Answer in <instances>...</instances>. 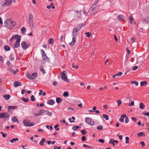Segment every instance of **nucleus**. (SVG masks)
I'll return each mask as SVG.
<instances>
[{"label": "nucleus", "mask_w": 149, "mask_h": 149, "mask_svg": "<svg viewBox=\"0 0 149 149\" xmlns=\"http://www.w3.org/2000/svg\"><path fill=\"white\" fill-rule=\"evenodd\" d=\"M16 24V23L11 20L8 19L4 22L5 26L7 28L11 29Z\"/></svg>", "instance_id": "f257e3e1"}, {"label": "nucleus", "mask_w": 149, "mask_h": 149, "mask_svg": "<svg viewBox=\"0 0 149 149\" xmlns=\"http://www.w3.org/2000/svg\"><path fill=\"white\" fill-rule=\"evenodd\" d=\"M28 21L29 24L31 27L32 28L34 27L33 17L32 13H30L28 16Z\"/></svg>", "instance_id": "f03ea898"}, {"label": "nucleus", "mask_w": 149, "mask_h": 149, "mask_svg": "<svg viewBox=\"0 0 149 149\" xmlns=\"http://www.w3.org/2000/svg\"><path fill=\"white\" fill-rule=\"evenodd\" d=\"M12 0H3L1 3V5L3 7H8L12 3Z\"/></svg>", "instance_id": "7ed1b4c3"}, {"label": "nucleus", "mask_w": 149, "mask_h": 149, "mask_svg": "<svg viewBox=\"0 0 149 149\" xmlns=\"http://www.w3.org/2000/svg\"><path fill=\"white\" fill-rule=\"evenodd\" d=\"M85 120L87 124L91 125H94L95 124V122L89 118H86Z\"/></svg>", "instance_id": "20e7f679"}, {"label": "nucleus", "mask_w": 149, "mask_h": 149, "mask_svg": "<svg viewBox=\"0 0 149 149\" xmlns=\"http://www.w3.org/2000/svg\"><path fill=\"white\" fill-rule=\"evenodd\" d=\"M9 117V114L7 112H4L0 113V118H3L4 120H6Z\"/></svg>", "instance_id": "39448f33"}, {"label": "nucleus", "mask_w": 149, "mask_h": 149, "mask_svg": "<svg viewBox=\"0 0 149 149\" xmlns=\"http://www.w3.org/2000/svg\"><path fill=\"white\" fill-rule=\"evenodd\" d=\"M97 7L94 5H92V7L89 9V12L91 15H93L97 12Z\"/></svg>", "instance_id": "423d86ee"}, {"label": "nucleus", "mask_w": 149, "mask_h": 149, "mask_svg": "<svg viewBox=\"0 0 149 149\" xmlns=\"http://www.w3.org/2000/svg\"><path fill=\"white\" fill-rule=\"evenodd\" d=\"M21 46L23 49L25 50L30 46V44L29 43H27L23 41L21 42Z\"/></svg>", "instance_id": "0eeeda50"}, {"label": "nucleus", "mask_w": 149, "mask_h": 149, "mask_svg": "<svg viewBox=\"0 0 149 149\" xmlns=\"http://www.w3.org/2000/svg\"><path fill=\"white\" fill-rule=\"evenodd\" d=\"M23 123L24 125L26 126H31L34 125V123H31L28 120H25L23 121Z\"/></svg>", "instance_id": "6e6552de"}, {"label": "nucleus", "mask_w": 149, "mask_h": 149, "mask_svg": "<svg viewBox=\"0 0 149 149\" xmlns=\"http://www.w3.org/2000/svg\"><path fill=\"white\" fill-rule=\"evenodd\" d=\"M81 26L79 25L76 28L73 29L72 33L73 36L77 35V33L81 29Z\"/></svg>", "instance_id": "1a4fd4ad"}, {"label": "nucleus", "mask_w": 149, "mask_h": 149, "mask_svg": "<svg viewBox=\"0 0 149 149\" xmlns=\"http://www.w3.org/2000/svg\"><path fill=\"white\" fill-rule=\"evenodd\" d=\"M19 37L21 36L17 34H15L13 36L12 38H10V39L9 43L12 44L13 43V40H15V39L17 40L18 38V37Z\"/></svg>", "instance_id": "9d476101"}, {"label": "nucleus", "mask_w": 149, "mask_h": 149, "mask_svg": "<svg viewBox=\"0 0 149 149\" xmlns=\"http://www.w3.org/2000/svg\"><path fill=\"white\" fill-rule=\"evenodd\" d=\"M21 39V37H18V38L17 39V41L15 42V43L14 45V46L15 48H18L20 46V41Z\"/></svg>", "instance_id": "9b49d317"}, {"label": "nucleus", "mask_w": 149, "mask_h": 149, "mask_svg": "<svg viewBox=\"0 0 149 149\" xmlns=\"http://www.w3.org/2000/svg\"><path fill=\"white\" fill-rule=\"evenodd\" d=\"M60 74L61 75V78L64 81H68L67 76L63 72H61Z\"/></svg>", "instance_id": "f8f14e48"}, {"label": "nucleus", "mask_w": 149, "mask_h": 149, "mask_svg": "<svg viewBox=\"0 0 149 149\" xmlns=\"http://www.w3.org/2000/svg\"><path fill=\"white\" fill-rule=\"evenodd\" d=\"M77 36V35L73 36V33H72V36H73L72 41L71 42H70L69 43V45H70L73 46L74 44L76 41L75 36Z\"/></svg>", "instance_id": "ddd939ff"}, {"label": "nucleus", "mask_w": 149, "mask_h": 149, "mask_svg": "<svg viewBox=\"0 0 149 149\" xmlns=\"http://www.w3.org/2000/svg\"><path fill=\"white\" fill-rule=\"evenodd\" d=\"M14 84L15 87H16L18 86H20L22 85L21 83L18 81H15Z\"/></svg>", "instance_id": "4468645a"}, {"label": "nucleus", "mask_w": 149, "mask_h": 149, "mask_svg": "<svg viewBox=\"0 0 149 149\" xmlns=\"http://www.w3.org/2000/svg\"><path fill=\"white\" fill-rule=\"evenodd\" d=\"M11 120L14 123L17 122V123H19L17 118L15 116L13 117L12 118Z\"/></svg>", "instance_id": "2eb2a0df"}, {"label": "nucleus", "mask_w": 149, "mask_h": 149, "mask_svg": "<svg viewBox=\"0 0 149 149\" xmlns=\"http://www.w3.org/2000/svg\"><path fill=\"white\" fill-rule=\"evenodd\" d=\"M55 103L54 101L52 100H49L47 101V104L50 105H53Z\"/></svg>", "instance_id": "dca6fc26"}, {"label": "nucleus", "mask_w": 149, "mask_h": 149, "mask_svg": "<svg viewBox=\"0 0 149 149\" xmlns=\"http://www.w3.org/2000/svg\"><path fill=\"white\" fill-rule=\"evenodd\" d=\"M46 141V139L44 138H42L39 143V144L41 146L44 145V143Z\"/></svg>", "instance_id": "f3484780"}, {"label": "nucleus", "mask_w": 149, "mask_h": 149, "mask_svg": "<svg viewBox=\"0 0 149 149\" xmlns=\"http://www.w3.org/2000/svg\"><path fill=\"white\" fill-rule=\"evenodd\" d=\"M126 116V115L125 114H122L120 118L119 119V120L121 122H123L124 121V118Z\"/></svg>", "instance_id": "a211bd4d"}, {"label": "nucleus", "mask_w": 149, "mask_h": 149, "mask_svg": "<svg viewBox=\"0 0 149 149\" xmlns=\"http://www.w3.org/2000/svg\"><path fill=\"white\" fill-rule=\"evenodd\" d=\"M31 77L32 79H35L37 77L38 74L37 73H34L32 74Z\"/></svg>", "instance_id": "6ab92c4d"}, {"label": "nucleus", "mask_w": 149, "mask_h": 149, "mask_svg": "<svg viewBox=\"0 0 149 149\" xmlns=\"http://www.w3.org/2000/svg\"><path fill=\"white\" fill-rule=\"evenodd\" d=\"M143 58L141 57H139L138 58L137 60V62L138 63L141 64L143 62Z\"/></svg>", "instance_id": "aec40b11"}, {"label": "nucleus", "mask_w": 149, "mask_h": 149, "mask_svg": "<svg viewBox=\"0 0 149 149\" xmlns=\"http://www.w3.org/2000/svg\"><path fill=\"white\" fill-rule=\"evenodd\" d=\"M6 100H8L10 98V96L9 95H5L3 96Z\"/></svg>", "instance_id": "412c9836"}, {"label": "nucleus", "mask_w": 149, "mask_h": 149, "mask_svg": "<svg viewBox=\"0 0 149 149\" xmlns=\"http://www.w3.org/2000/svg\"><path fill=\"white\" fill-rule=\"evenodd\" d=\"M18 140L19 139L17 138H13V139L10 140V141L11 143H13L16 142V141H18Z\"/></svg>", "instance_id": "4be33fe9"}, {"label": "nucleus", "mask_w": 149, "mask_h": 149, "mask_svg": "<svg viewBox=\"0 0 149 149\" xmlns=\"http://www.w3.org/2000/svg\"><path fill=\"white\" fill-rule=\"evenodd\" d=\"M139 107L140 109H143L145 108V106L142 102L140 103L139 104Z\"/></svg>", "instance_id": "5701e85b"}, {"label": "nucleus", "mask_w": 149, "mask_h": 149, "mask_svg": "<svg viewBox=\"0 0 149 149\" xmlns=\"http://www.w3.org/2000/svg\"><path fill=\"white\" fill-rule=\"evenodd\" d=\"M16 108V107L15 106H9L8 107V111L10 112V109H14Z\"/></svg>", "instance_id": "b1692460"}, {"label": "nucleus", "mask_w": 149, "mask_h": 149, "mask_svg": "<svg viewBox=\"0 0 149 149\" xmlns=\"http://www.w3.org/2000/svg\"><path fill=\"white\" fill-rule=\"evenodd\" d=\"M4 48L5 50L6 51H8L10 50V47L7 45H5Z\"/></svg>", "instance_id": "393cba45"}, {"label": "nucleus", "mask_w": 149, "mask_h": 149, "mask_svg": "<svg viewBox=\"0 0 149 149\" xmlns=\"http://www.w3.org/2000/svg\"><path fill=\"white\" fill-rule=\"evenodd\" d=\"M56 102L58 104H59L62 101V100L60 98L57 97L56 98Z\"/></svg>", "instance_id": "a878e982"}, {"label": "nucleus", "mask_w": 149, "mask_h": 149, "mask_svg": "<svg viewBox=\"0 0 149 149\" xmlns=\"http://www.w3.org/2000/svg\"><path fill=\"white\" fill-rule=\"evenodd\" d=\"M42 57L45 61H47L48 58L45 54H42Z\"/></svg>", "instance_id": "bb28decb"}, {"label": "nucleus", "mask_w": 149, "mask_h": 149, "mask_svg": "<svg viewBox=\"0 0 149 149\" xmlns=\"http://www.w3.org/2000/svg\"><path fill=\"white\" fill-rule=\"evenodd\" d=\"M103 116L106 120H108L109 119V116L106 114H103Z\"/></svg>", "instance_id": "cd10ccee"}, {"label": "nucleus", "mask_w": 149, "mask_h": 149, "mask_svg": "<svg viewBox=\"0 0 149 149\" xmlns=\"http://www.w3.org/2000/svg\"><path fill=\"white\" fill-rule=\"evenodd\" d=\"M129 18L130 19V22L131 23V24H132L134 19L131 15L130 16Z\"/></svg>", "instance_id": "c85d7f7f"}, {"label": "nucleus", "mask_w": 149, "mask_h": 149, "mask_svg": "<svg viewBox=\"0 0 149 149\" xmlns=\"http://www.w3.org/2000/svg\"><path fill=\"white\" fill-rule=\"evenodd\" d=\"M45 112V110L44 109H42L40 110L39 111V113H40V115H41Z\"/></svg>", "instance_id": "c756f323"}, {"label": "nucleus", "mask_w": 149, "mask_h": 149, "mask_svg": "<svg viewBox=\"0 0 149 149\" xmlns=\"http://www.w3.org/2000/svg\"><path fill=\"white\" fill-rule=\"evenodd\" d=\"M40 70L43 72V73H46V71L45 70L43 69V67L42 66H40Z\"/></svg>", "instance_id": "7c9ffc66"}, {"label": "nucleus", "mask_w": 149, "mask_h": 149, "mask_svg": "<svg viewBox=\"0 0 149 149\" xmlns=\"http://www.w3.org/2000/svg\"><path fill=\"white\" fill-rule=\"evenodd\" d=\"M147 84V82L146 81H142L141 82V86H143L144 85H146Z\"/></svg>", "instance_id": "2f4dec72"}, {"label": "nucleus", "mask_w": 149, "mask_h": 149, "mask_svg": "<svg viewBox=\"0 0 149 149\" xmlns=\"http://www.w3.org/2000/svg\"><path fill=\"white\" fill-rule=\"evenodd\" d=\"M54 39L53 38H51L50 39L49 41L48 42L49 44H51V45L53 44Z\"/></svg>", "instance_id": "473e14b6"}, {"label": "nucleus", "mask_w": 149, "mask_h": 149, "mask_svg": "<svg viewBox=\"0 0 149 149\" xmlns=\"http://www.w3.org/2000/svg\"><path fill=\"white\" fill-rule=\"evenodd\" d=\"M131 84H135L136 86H137L139 84L138 83L137 81H132L131 82Z\"/></svg>", "instance_id": "72a5a7b5"}, {"label": "nucleus", "mask_w": 149, "mask_h": 149, "mask_svg": "<svg viewBox=\"0 0 149 149\" xmlns=\"http://www.w3.org/2000/svg\"><path fill=\"white\" fill-rule=\"evenodd\" d=\"M69 95V93L67 92H64L63 94V96L65 97H67Z\"/></svg>", "instance_id": "f704fd0d"}, {"label": "nucleus", "mask_w": 149, "mask_h": 149, "mask_svg": "<svg viewBox=\"0 0 149 149\" xmlns=\"http://www.w3.org/2000/svg\"><path fill=\"white\" fill-rule=\"evenodd\" d=\"M22 101H24L25 102H26L28 101V99L27 98H25L24 97H22L21 98Z\"/></svg>", "instance_id": "c9c22d12"}, {"label": "nucleus", "mask_w": 149, "mask_h": 149, "mask_svg": "<svg viewBox=\"0 0 149 149\" xmlns=\"http://www.w3.org/2000/svg\"><path fill=\"white\" fill-rule=\"evenodd\" d=\"M45 112L47 115L49 116H51L52 115V112L48 111V110L45 111Z\"/></svg>", "instance_id": "e433bc0d"}, {"label": "nucleus", "mask_w": 149, "mask_h": 149, "mask_svg": "<svg viewBox=\"0 0 149 149\" xmlns=\"http://www.w3.org/2000/svg\"><path fill=\"white\" fill-rule=\"evenodd\" d=\"M99 0H96L94 2L93 4V5H94L95 7H97V5L98 3Z\"/></svg>", "instance_id": "4c0bfd02"}, {"label": "nucleus", "mask_w": 149, "mask_h": 149, "mask_svg": "<svg viewBox=\"0 0 149 149\" xmlns=\"http://www.w3.org/2000/svg\"><path fill=\"white\" fill-rule=\"evenodd\" d=\"M21 31L22 33H24L26 32V29L24 27H22L21 29Z\"/></svg>", "instance_id": "58836bf2"}, {"label": "nucleus", "mask_w": 149, "mask_h": 149, "mask_svg": "<svg viewBox=\"0 0 149 149\" xmlns=\"http://www.w3.org/2000/svg\"><path fill=\"white\" fill-rule=\"evenodd\" d=\"M143 135H144V134L143 132H141L137 134V136L139 137L142 136Z\"/></svg>", "instance_id": "ea45409f"}, {"label": "nucleus", "mask_w": 149, "mask_h": 149, "mask_svg": "<svg viewBox=\"0 0 149 149\" xmlns=\"http://www.w3.org/2000/svg\"><path fill=\"white\" fill-rule=\"evenodd\" d=\"M103 129V127L102 125L99 126L97 127V129L99 130H101Z\"/></svg>", "instance_id": "a19ab883"}, {"label": "nucleus", "mask_w": 149, "mask_h": 149, "mask_svg": "<svg viewBox=\"0 0 149 149\" xmlns=\"http://www.w3.org/2000/svg\"><path fill=\"white\" fill-rule=\"evenodd\" d=\"M123 16L122 15H119L117 17V19L119 20H120L121 19L123 18Z\"/></svg>", "instance_id": "79ce46f5"}, {"label": "nucleus", "mask_w": 149, "mask_h": 149, "mask_svg": "<svg viewBox=\"0 0 149 149\" xmlns=\"http://www.w3.org/2000/svg\"><path fill=\"white\" fill-rule=\"evenodd\" d=\"M31 100L32 101H34L36 100L34 95H32L31 97Z\"/></svg>", "instance_id": "37998d69"}, {"label": "nucleus", "mask_w": 149, "mask_h": 149, "mask_svg": "<svg viewBox=\"0 0 149 149\" xmlns=\"http://www.w3.org/2000/svg\"><path fill=\"white\" fill-rule=\"evenodd\" d=\"M116 102L118 104V106H120L121 104V103H122V101L121 100H117L116 101Z\"/></svg>", "instance_id": "c03bdc74"}, {"label": "nucleus", "mask_w": 149, "mask_h": 149, "mask_svg": "<svg viewBox=\"0 0 149 149\" xmlns=\"http://www.w3.org/2000/svg\"><path fill=\"white\" fill-rule=\"evenodd\" d=\"M113 141L114 142H115L117 143H118V141L117 140H113L112 139H111L110 141L109 142V143H111V142Z\"/></svg>", "instance_id": "a18cd8bd"}, {"label": "nucleus", "mask_w": 149, "mask_h": 149, "mask_svg": "<svg viewBox=\"0 0 149 149\" xmlns=\"http://www.w3.org/2000/svg\"><path fill=\"white\" fill-rule=\"evenodd\" d=\"M65 38V37L63 36L62 35L61 36V38H60V41L61 42H62L63 41Z\"/></svg>", "instance_id": "49530a36"}, {"label": "nucleus", "mask_w": 149, "mask_h": 149, "mask_svg": "<svg viewBox=\"0 0 149 149\" xmlns=\"http://www.w3.org/2000/svg\"><path fill=\"white\" fill-rule=\"evenodd\" d=\"M129 139L128 137L127 136L125 137V143H129Z\"/></svg>", "instance_id": "de8ad7c7"}, {"label": "nucleus", "mask_w": 149, "mask_h": 149, "mask_svg": "<svg viewBox=\"0 0 149 149\" xmlns=\"http://www.w3.org/2000/svg\"><path fill=\"white\" fill-rule=\"evenodd\" d=\"M85 34L86 35V36L88 37H91V34L89 32H86Z\"/></svg>", "instance_id": "09e8293b"}, {"label": "nucleus", "mask_w": 149, "mask_h": 149, "mask_svg": "<svg viewBox=\"0 0 149 149\" xmlns=\"http://www.w3.org/2000/svg\"><path fill=\"white\" fill-rule=\"evenodd\" d=\"M125 123H127L129 121V119L128 118V117L126 115L125 117Z\"/></svg>", "instance_id": "8fccbe9b"}, {"label": "nucleus", "mask_w": 149, "mask_h": 149, "mask_svg": "<svg viewBox=\"0 0 149 149\" xmlns=\"http://www.w3.org/2000/svg\"><path fill=\"white\" fill-rule=\"evenodd\" d=\"M46 127L48 129H49L50 130H51L52 129H53L52 127L51 126H49L48 125H47Z\"/></svg>", "instance_id": "3c124183"}, {"label": "nucleus", "mask_w": 149, "mask_h": 149, "mask_svg": "<svg viewBox=\"0 0 149 149\" xmlns=\"http://www.w3.org/2000/svg\"><path fill=\"white\" fill-rule=\"evenodd\" d=\"M79 127L77 126H74L73 127L72 129L73 130L76 131L78 128H79Z\"/></svg>", "instance_id": "603ef678"}, {"label": "nucleus", "mask_w": 149, "mask_h": 149, "mask_svg": "<svg viewBox=\"0 0 149 149\" xmlns=\"http://www.w3.org/2000/svg\"><path fill=\"white\" fill-rule=\"evenodd\" d=\"M81 132L83 134H86V131L85 130H83L81 131Z\"/></svg>", "instance_id": "864d4df0"}, {"label": "nucleus", "mask_w": 149, "mask_h": 149, "mask_svg": "<svg viewBox=\"0 0 149 149\" xmlns=\"http://www.w3.org/2000/svg\"><path fill=\"white\" fill-rule=\"evenodd\" d=\"M99 142L103 143L104 142V141L102 139H100L99 140Z\"/></svg>", "instance_id": "5fc2aeb1"}, {"label": "nucleus", "mask_w": 149, "mask_h": 149, "mask_svg": "<svg viewBox=\"0 0 149 149\" xmlns=\"http://www.w3.org/2000/svg\"><path fill=\"white\" fill-rule=\"evenodd\" d=\"M134 105V101H132L129 104V106H133Z\"/></svg>", "instance_id": "6e6d98bb"}, {"label": "nucleus", "mask_w": 149, "mask_h": 149, "mask_svg": "<svg viewBox=\"0 0 149 149\" xmlns=\"http://www.w3.org/2000/svg\"><path fill=\"white\" fill-rule=\"evenodd\" d=\"M135 41V39L134 38H132L130 40V41L132 42H134Z\"/></svg>", "instance_id": "4d7b16f0"}, {"label": "nucleus", "mask_w": 149, "mask_h": 149, "mask_svg": "<svg viewBox=\"0 0 149 149\" xmlns=\"http://www.w3.org/2000/svg\"><path fill=\"white\" fill-rule=\"evenodd\" d=\"M1 133L2 134V136L3 137H6L7 134H4L2 132H1Z\"/></svg>", "instance_id": "13d9d810"}, {"label": "nucleus", "mask_w": 149, "mask_h": 149, "mask_svg": "<svg viewBox=\"0 0 149 149\" xmlns=\"http://www.w3.org/2000/svg\"><path fill=\"white\" fill-rule=\"evenodd\" d=\"M131 119L135 122H136L137 120V118L134 117H132Z\"/></svg>", "instance_id": "bf43d9fd"}, {"label": "nucleus", "mask_w": 149, "mask_h": 149, "mask_svg": "<svg viewBox=\"0 0 149 149\" xmlns=\"http://www.w3.org/2000/svg\"><path fill=\"white\" fill-rule=\"evenodd\" d=\"M83 147H86L90 148H92L91 147L88 146L86 144H83Z\"/></svg>", "instance_id": "052dcab7"}, {"label": "nucleus", "mask_w": 149, "mask_h": 149, "mask_svg": "<svg viewBox=\"0 0 149 149\" xmlns=\"http://www.w3.org/2000/svg\"><path fill=\"white\" fill-rule=\"evenodd\" d=\"M61 147L60 146L57 147L56 146H55L54 147V149H61Z\"/></svg>", "instance_id": "680f3d73"}, {"label": "nucleus", "mask_w": 149, "mask_h": 149, "mask_svg": "<svg viewBox=\"0 0 149 149\" xmlns=\"http://www.w3.org/2000/svg\"><path fill=\"white\" fill-rule=\"evenodd\" d=\"M27 77L29 79L31 80L32 79V77L31 76L30 74H29L27 75Z\"/></svg>", "instance_id": "e2e57ef3"}, {"label": "nucleus", "mask_w": 149, "mask_h": 149, "mask_svg": "<svg viewBox=\"0 0 149 149\" xmlns=\"http://www.w3.org/2000/svg\"><path fill=\"white\" fill-rule=\"evenodd\" d=\"M138 68V67L137 66H135L133 67L132 68V69L133 70H136Z\"/></svg>", "instance_id": "0e129e2a"}, {"label": "nucleus", "mask_w": 149, "mask_h": 149, "mask_svg": "<svg viewBox=\"0 0 149 149\" xmlns=\"http://www.w3.org/2000/svg\"><path fill=\"white\" fill-rule=\"evenodd\" d=\"M143 114L145 116H149V112H147L145 113H143Z\"/></svg>", "instance_id": "69168bd1"}, {"label": "nucleus", "mask_w": 149, "mask_h": 149, "mask_svg": "<svg viewBox=\"0 0 149 149\" xmlns=\"http://www.w3.org/2000/svg\"><path fill=\"white\" fill-rule=\"evenodd\" d=\"M10 58L11 61H13L14 60V58L12 56H10Z\"/></svg>", "instance_id": "338daca9"}, {"label": "nucleus", "mask_w": 149, "mask_h": 149, "mask_svg": "<svg viewBox=\"0 0 149 149\" xmlns=\"http://www.w3.org/2000/svg\"><path fill=\"white\" fill-rule=\"evenodd\" d=\"M40 93H39V95H42V93H43V91L42 90H40Z\"/></svg>", "instance_id": "774afa93"}]
</instances>
